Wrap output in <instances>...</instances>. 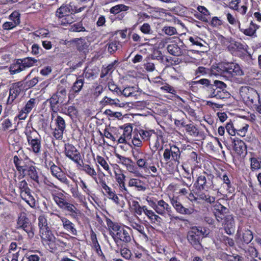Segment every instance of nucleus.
<instances>
[{
  "label": "nucleus",
  "mask_w": 261,
  "mask_h": 261,
  "mask_svg": "<svg viewBox=\"0 0 261 261\" xmlns=\"http://www.w3.org/2000/svg\"><path fill=\"white\" fill-rule=\"evenodd\" d=\"M107 224L108 226L116 232L111 233L116 244L118 245V243L122 241L128 243L132 240V229L129 227L126 226H120L117 223H114L110 219H107Z\"/></svg>",
  "instance_id": "1"
},
{
  "label": "nucleus",
  "mask_w": 261,
  "mask_h": 261,
  "mask_svg": "<svg viewBox=\"0 0 261 261\" xmlns=\"http://www.w3.org/2000/svg\"><path fill=\"white\" fill-rule=\"evenodd\" d=\"M208 234V232L205 227L193 226L188 232L187 238L188 242L195 249L200 251L202 249L201 240Z\"/></svg>",
  "instance_id": "2"
},
{
  "label": "nucleus",
  "mask_w": 261,
  "mask_h": 261,
  "mask_svg": "<svg viewBox=\"0 0 261 261\" xmlns=\"http://www.w3.org/2000/svg\"><path fill=\"white\" fill-rule=\"evenodd\" d=\"M66 98V88L63 86H58L56 92L47 99V101L49 102L50 108L54 113L58 112L59 110L58 104L63 103Z\"/></svg>",
  "instance_id": "3"
},
{
  "label": "nucleus",
  "mask_w": 261,
  "mask_h": 261,
  "mask_svg": "<svg viewBox=\"0 0 261 261\" xmlns=\"http://www.w3.org/2000/svg\"><path fill=\"white\" fill-rule=\"evenodd\" d=\"M25 135L29 145L31 146L32 150L35 153H38L41 150V137L38 132L33 129V130H28L25 131Z\"/></svg>",
  "instance_id": "4"
},
{
  "label": "nucleus",
  "mask_w": 261,
  "mask_h": 261,
  "mask_svg": "<svg viewBox=\"0 0 261 261\" xmlns=\"http://www.w3.org/2000/svg\"><path fill=\"white\" fill-rule=\"evenodd\" d=\"M214 178V176L213 174L204 172L198 177L194 186L198 190L208 189L213 186Z\"/></svg>",
  "instance_id": "5"
},
{
  "label": "nucleus",
  "mask_w": 261,
  "mask_h": 261,
  "mask_svg": "<svg viewBox=\"0 0 261 261\" xmlns=\"http://www.w3.org/2000/svg\"><path fill=\"white\" fill-rule=\"evenodd\" d=\"M240 93L243 100L250 105L255 103L259 97L255 90L247 86L242 87Z\"/></svg>",
  "instance_id": "6"
},
{
  "label": "nucleus",
  "mask_w": 261,
  "mask_h": 261,
  "mask_svg": "<svg viewBox=\"0 0 261 261\" xmlns=\"http://www.w3.org/2000/svg\"><path fill=\"white\" fill-rule=\"evenodd\" d=\"M163 157L164 160L167 162L173 161L179 164L180 158V150L174 145H170L169 147L164 150Z\"/></svg>",
  "instance_id": "7"
},
{
  "label": "nucleus",
  "mask_w": 261,
  "mask_h": 261,
  "mask_svg": "<svg viewBox=\"0 0 261 261\" xmlns=\"http://www.w3.org/2000/svg\"><path fill=\"white\" fill-rule=\"evenodd\" d=\"M64 152L67 158L76 163L78 166H82L80 163L81 159V154L73 145L69 143L65 144Z\"/></svg>",
  "instance_id": "8"
},
{
  "label": "nucleus",
  "mask_w": 261,
  "mask_h": 261,
  "mask_svg": "<svg viewBox=\"0 0 261 261\" xmlns=\"http://www.w3.org/2000/svg\"><path fill=\"white\" fill-rule=\"evenodd\" d=\"M17 228H21L25 231L29 237H33L34 233L33 231V226L28 218L24 214H21L18 217L17 222Z\"/></svg>",
  "instance_id": "9"
},
{
  "label": "nucleus",
  "mask_w": 261,
  "mask_h": 261,
  "mask_svg": "<svg viewBox=\"0 0 261 261\" xmlns=\"http://www.w3.org/2000/svg\"><path fill=\"white\" fill-rule=\"evenodd\" d=\"M153 209L158 214L161 215H164L167 212L171 220H172L173 219L175 220L179 219L178 217H175L171 214V207L163 200L158 201L156 205H154Z\"/></svg>",
  "instance_id": "10"
},
{
  "label": "nucleus",
  "mask_w": 261,
  "mask_h": 261,
  "mask_svg": "<svg viewBox=\"0 0 261 261\" xmlns=\"http://www.w3.org/2000/svg\"><path fill=\"white\" fill-rule=\"evenodd\" d=\"M221 41L224 45L227 46L228 49L230 51L245 50L244 45L242 44L241 42L236 41L231 38H226L223 37Z\"/></svg>",
  "instance_id": "11"
},
{
  "label": "nucleus",
  "mask_w": 261,
  "mask_h": 261,
  "mask_svg": "<svg viewBox=\"0 0 261 261\" xmlns=\"http://www.w3.org/2000/svg\"><path fill=\"white\" fill-rule=\"evenodd\" d=\"M56 127L54 129L53 136L56 139L61 140L63 138L66 128L65 120L60 116H58L55 120Z\"/></svg>",
  "instance_id": "12"
},
{
  "label": "nucleus",
  "mask_w": 261,
  "mask_h": 261,
  "mask_svg": "<svg viewBox=\"0 0 261 261\" xmlns=\"http://www.w3.org/2000/svg\"><path fill=\"white\" fill-rule=\"evenodd\" d=\"M214 214L218 222H222L224 218L229 213V210L219 202L213 205Z\"/></svg>",
  "instance_id": "13"
},
{
  "label": "nucleus",
  "mask_w": 261,
  "mask_h": 261,
  "mask_svg": "<svg viewBox=\"0 0 261 261\" xmlns=\"http://www.w3.org/2000/svg\"><path fill=\"white\" fill-rule=\"evenodd\" d=\"M53 215L59 218L62 223L64 229L73 236L77 235V231L75 227V225L67 218L60 216L59 215L53 214Z\"/></svg>",
  "instance_id": "14"
},
{
  "label": "nucleus",
  "mask_w": 261,
  "mask_h": 261,
  "mask_svg": "<svg viewBox=\"0 0 261 261\" xmlns=\"http://www.w3.org/2000/svg\"><path fill=\"white\" fill-rule=\"evenodd\" d=\"M225 74L230 76L242 75L244 73L239 65L234 63H225Z\"/></svg>",
  "instance_id": "15"
},
{
  "label": "nucleus",
  "mask_w": 261,
  "mask_h": 261,
  "mask_svg": "<svg viewBox=\"0 0 261 261\" xmlns=\"http://www.w3.org/2000/svg\"><path fill=\"white\" fill-rule=\"evenodd\" d=\"M100 102L103 106L108 105L118 108H124L127 105V102L122 101L118 98L107 96H105Z\"/></svg>",
  "instance_id": "16"
},
{
  "label": "nucleus",
  "mask_w": 261,
  "mask_h": 261,
  "mask_svg": "<svg viewBox=\"0 0 261 261\" xmlns=\"http://www.w3.org/2000/svg\"><path fill=\"white\" fill-rule=\"evenodd\" d=\"M168 52L171 55L176 57L184 56L187 51L182 49L176 42H173L168 45L167 47Z\"/></svg>",
  "instance_id": "17"
},
{
  "label": "nucleus",
  "mask_w": 261,
  "mask_h": 261,
  "mask_svg": "<svg viewBox=\"0 0 261 261\" xmlns=\"http://www.w3.org/2000/svg\"><path fill=\"white\" fill-rule=\"evenodd\" d=\"M22 84L20 83L14 84L10 88L8 103L11 104L22 91Z\"/></svg>",
  "instance_id": "18"
},
{
  "label": "nucleus",
  "mask_w": 261,
  "mask_h": 261,
  "mask_svg": "<svg viewBox=\"0 0 261 261\" xmlns=\"http://www.w3.org/2000/svg\"><path fill=\"white\" fill-rule=\"evenodd\" d=\"M84 80L80 76H79L75 82L73 83L69 94V98L70 99L74 97L75 94H77L81 91L83 87Z\"/></svg>",
  "instance_id": "19"
},
{
  "label": "nucleus",
  "mask_w": 261,
  "mask_h": 261,
  "mask_svg": "<svg viewBox=\"0 0 261 261\" xmlns=\"http://www.w3.org/2000/svg\"><path fill=\"white\" fill-rule=\"evenodd\" d=\"M233 148L235 152L239 155L243 154L246 152V145L244 141L239 138L233 139Z\"/></svg>",
  "instance_id": "20"
},
{
  "label": "nucleus",
  "mask_w": 261,
  "mask_h": 261,
  "mask_svg": "<svg viewBox=\"0 0 261 261\" xmlns=\"http://www.w3.org/2000/svg\"><path fill=\"white\" fill-rule=\"evenodd\" d=\"M171 203L176 211L181 214L190 215L193 212V209L184 207L180 202L174 198L171 200Z\"/></svg>",
  "instance_id": "21"
},
{
  "label": "nucleus",
  "mask_w": 261,
  "mask_h": 261,
  "mask_svg": "<svg viewBox=\"0 0 261 261\" xmlns=\"http://www.w3.org/2000/svg\"><path fill=\"white\" fill-rule=\"evenodd\" d=\"M208 91L209 93V97L211 98L215 97L218 99H223L225 98L227 95V94L225 91L214 88L212 85L210 86V87L208 89Z\"/></svg>",
  "instance_id": "22"
},
{
  "label": "nucleus",
  "mask_w": 261,
  "mask_h": 261,
  "mask_svg": "<svg viewBox=\"0 0 261 261\" xmlns=\"http://www.w3.org/2000/svg\"><path fill=\"white\" fill-rule=\"evenodd\" d=\"M73 12V9L71 5L62 6L57 9L56 15L59 19H61L70 13L72 14Z\"/></svg>",
  "instance_id": "23"
},
{
  "label": "nucleus",
  "mask_w": 261,
  "mask_h": 261,
  "mask_svg": "<svg viewBox=\"0 0 261 261\" xmlns=\"http://www.w3.org/2000/svg\"><path fill=\"white\" fill-rule=\"evenodd\" d=\"M195 194L196 195L197 201L198 200H201L210 204L214 203L215 202V197L211 196L208 194H206L200 191V190L195 191Z\"/></svg>",
  "instance_id": "24"
},
{
  "label": "nucleus",
  "mask_w": 261,
  "mask_h": 261,
  "mask_svg": "<svg viewBox=\"0 0 261 261\" xmlns=\"http://www.w3.org/2000/svg\"><path fill=\"white\" fill-rule=\"evenodd\" d=\"M63 210L68 212L69 215L72 218L75 219H78L79 216L81 215L80 211L78 210L74 205L68 202L66 203Z\"/></svg>",
  "instance_id": "25"
},
{
  "label": "nucleus",
  "mask_w": 261,
  "mask_h": 261,
  "mask_svg": "<svg viewBox=\"0 0 261 261\" xmlns=\"http://www.w3.org/2000/svg\"><path fill=\"white\" fill-rule=\"evenodd\" d=\"M19 188L20 190V195L22 197L28 196L29 198L32 197L31 195L30 189L28 187V183L25 180H22L18 184ZM26 199V198H22Z\"/></svg>",
  "instance_id": "26"
},
{
  "label": "nucleus",
  "mask_w": 261,
  "mask_h": 261,
  "mask_svg": "<svg viewBox=\"0 0 261 261\" xmlns=\"http://www.w3.org/2000/svg\"><path fill=\"white\" fill-rule=\"evenodd\" d=\"M70 42L75 44L76 49L79 51L85 52L88 47L87 42L83 38H74L70 40Z\"/></svg>",
  "instance_id": "27"
},
{
  "label": "nucleus",
  "mask_w": 261,
  "mask_h": 261,
  "mask_svg": "<svg viewBox=\"0 0 261 261\" xmlns=\"http://www.w3.org/2000/svg\"><path fill=\"white\" fill-rule=\"evenodd\" d=\"M128 185L129 187H135L138 191H144L146 189L144 182L138 178L130 179Z\"/></svg>",
  "instance_id": "28"
},
{
  "label": "nucleus",
  "mask_w": 261,
  "mask_h": 261,
  "mask_svg": "<svg viewBox=\"0 0 261 261\" xmlns=\"http://www.w3.org/2000/svg\"><path fill=\"white\" fill-rule=\"evenodd\" d=\"M242 244H248L252 240L253 237L252 231L249 229L245 230L242 235H240Z\"/></svg>",
  "instance_id": "29"
},
{
  "label": "nucleus",
  "mask_w": 261,
  "mask_h": 261,
  "mask_svg": "<svg viewBox=\"0 0 261 261\" xmlns=\"http://www.w3.org/2000/svg\"><path fill=\"white\" fill-rule=\"evenodd\" d=\"M38 226L40 229V233L50 229L46 217L44 215H40L38 217Z\"/></svg>",
  "instance_id": "30"
},
{
  "label": "nucleus",
  "mask_w": 261,
  "mask_h": 261,
  "mask_svg": "<svg viewBox=\"0 0 261 261\" xmlns=\"http://www.w3.org/2000/svg\"><path fill=\"white\" fill-rule=\"evenodd\" d=\"M225 63L219 64L217 65H213L211 70V74L213 75H222L225 74Z\"/></svg>",
  "instance_id": "31"
},
{
  "label": "nucleus",
  "mask_w": 261,
  "mask_h": 261,
  "mask_svg": "<svg viewBox=\"0 0 261 261\" xmlns=\"http://www.w3.org/2000/svg\"><path fill=\"white\" fill-rule=\"evenodd\" d=\"M98 72L96 68H90L88 67L85 68L83 76L89 80H93L97 75Z\"/></svg>",
  "instance_id": "32"
},
{
  "label": "nucleus",
  "mask_w": 261,
  "mask_h": 261,
  "mask_svg": "<svg viewBox=\"0 0 261 261\" xmlns=\"http://www.w3.org/2000/svg\"><path fill=\"white\" fill-rule=\"evenodd\" d=\"M20 63H21L24 70L27 68L32 67L37 62L38 60L34 58L27 57L23 59H19Z\"/></svg>",
  "instance_id": "33"
},
{
  "label": "nucleus",
  "mask_w": 261,
  "mask_h": 261,
  "mask_svg": "<svg viewBox=\"0 0 261 261\" xmlns=\"http://www.w3.org/2000/svg\"><path fill=\"white\" fill-rule=\"evenodd\" d=\"M81 167H82V170L88 175L90 176L93 179L97 182V173L94 168L91 167L88 164H83Z\"/></svg>",
  "instance_id": "34"
},
{
  "label": "nucleus",
  "mask_w": 261,
  "mask_h": 261,
  "mask_svg": "<svg viewBox=\"0 0 261 261\" xmlns=\"http://www.w3.org/2000/svg\"><path fill=\"white\" fill-rule=\"evenodd\" d=\"M250 169L252 171H255L261 169V157H252L249 159Z\"/></svg>",
  "instance_id": "35"
},
{
  "label": "nucleus",
  "mask_w": 261,
  "mask_h": 261,
  "mask_svg": "<svg viewBox=\"0 0 261 261\" xmlns=\"http://www.w3.org/2000/svg\"><path fill=\"white\" fill-rule=\"evenodd\" d=\"M26 171L28 176L33 180L39 183V176L36 167L34 166H30L27 168Z\"/></svg>",
  "instance_id": "36"
},
{
  "label": "nucleus",
  "mask_w": 261,
  "mask_h": 261,
  "mask_svg": "<svg viewBox=\"0 0 261 261\" xmlns=\"http://www.w3.org/2000/svg\"><path fill=\"white\" fill-rule=\"evenodd\" d=\"M148 218L150 220L152 223L160 222L161 218L155 214V213L151 210H148L146 208L144 213Z\"/></svg>",
  "instance_id": "37"
},
{
  "label": "nucleus",
  "mask_w": 261,
  "mask_h": 261,
  "mask_svg": "<svg viewBox=\"0 0 261 261\" xmlns=\"http://www.w3.org/2000/svg\"><path fill=\"white\" fill-rule=\"evenodd\" d=\"M23 70H24L19 59L17 60L16 63L12 64L10 67V72L12 74L19 73Z\"/></svg>",
  "instance_id": "38"
},
{
  "label": "nucleus",
  "mask_w": 261,
  "mask_h": 261,
  "mask_svg": "<svg viewBox=\"0 0 261 261\" xmlns=\"http://www.w3.org/2000/svg\"><path fill=\"white\" fill-rule=\"evenodd\" d=\"M132 206L135 213L140 216L144 213L147 208L145 205L141 206L139 202L136 201L133 202Z\"/></svg>",
  "instance_id": "39"
},
{
  "label": "nucleus",
  "mask_w": 261,
  "mask_h": 261,
  "mask_svg": "<svg viewBox=\"0 0 261 261\" xmlns=\"http://www.w3.org/2000/svg\"><path fill=\"white\" fill-rule=\"evenodd\" d=\"M129 9V7L123 4L116 5L110 9L111 13L116 14L121 11H126Z\"/></svg>",
  "instance_id": "40"
},
{
  "label": "nucleus",
  "mask_w": 261,
  "mask_h": 261,
  "mask_svg": "<svg viewBox=\"0 0 261 261\" xmlns=\"http://www.w3.org/2000/svg\"><path fill=\"white\" fill-rule=\"evenodd\" d=\"M139 135L144 141H149L152 135L155 134L153 130L140 129L139 132Z\"/></svg>",
  "instance_id": "41"
},
{
  "label": "nucleus",
  "mask_w": 261,
  "mask_h": 261,
  "mask_svg": "<svg viewBox=\"0 0 261 261\" xmlns=\"http://www.w3.org/2000/svg\"><path fill=\"white\" fill-rule=\"evenodd\" d=\"M195 74L197 77L206 74H211V70L209 68L203 66H199L195 70Z\"/></svg>",
  "instance_id": "42"
},
{
  "label": "nucleus",
  "mask_w": 261,
  "mask_h": 261,
  "mask_svg": "<svg viewBox=\"0 0 261 261\" xmlns=\"http://www.w3.org/2000/svg\"><path fill=\"white\" fill-rule=\"evenodd\" d=\"M69 31L72 32H81L87 31L83 26L82 21L72 24L70 26Z\"/></svg>",
  "instance_id": "43"
},
{
  "label": "nucleus",
  "mask_w": 261,
  "mask_h": 261,
  "mask_svg": "<svg viewBox=\"0 0 261 261\" xmlns=\"http://www.w3.org/2000/svg\"><path fill=\"white\" fill-rule=\"evenodd\" d=\"M91 239L92 242V244L94 246V247L95 248L97 253L99 254L100 253L102 254V252L101 251V249L100 248V246L99 244L98 243V242L97 241L96 235L94 232L93 231H92V233L91 234Z\"/></svg>",
  "instance_id": "44"
},
{
  "label": "nucleus",
  "mask_w": 261,
  "mask_h": 261,
  "mask_svg": "<svg viewBox=\"0 0 261 261\" xmlns=\"http://www.w3.org/2000/svg\"><path fill=\"white\" fill-rule=\"evenodd\" d=\"M108 87L109 89L114 94L117 96L121 95V90L113 81L109 82L108 84Z\"/></svg>",
  "instance_id": "45"
},
{
  "label": "nucleus",
  "mask_w": 261,
  "mask_h": 261,
  "mask_svg": "<svg viewBox=\"0 0 261 261\" xmlns=\"http://www.w3.org/2000/svg\"><path fill=\"white\" fill-rule=\"evenodd\" d=\"M119 45V42L116 40H114L109 42L107 44V46L108 47V51L111 54H113L118 49Z\"/></svg>",
  "instance_id": "46"
},
{
  "label": "nucleus",
  "mask_w": 261,
  "mask_h": 261,
  "mask_svg": "<svg viewBox=\"0 0 261 261\" xmlns=\"http://www.w3.org/2000/svg\"><path fill=\"white\" fill-rule=\"evenodd\" d=\"M37 105V100L35 98H31L23 108L27 113H30L33 108Z\"/></svg>",
  "instance_id": "47"
},
{
  "label": "nucleus",
  "mask_w": 261,
  "mask_h": 261,
  "mask_svg": "<svg viewBox=\"0 0 261 261\" xmlns=\"http://www.w3.org/2000/svg\"><path fill=\"white\" fill-rule=\"evenodd\" d=\"M239 29L240 31L243 32L246 36H250V37H256V35L255 28H252V27H249L248 29H244L241 28L240 24L239 26Z\"/></svg>",
  "instance_id": "48"
},
{
  "label": "nucleus",
  "mask_w": 261,
  "mask_h": 261,
  "mask_svg": "<svg viewBox=\"0 0 261 261\" xmlns=\"http://www.w3.org/2000/svg\"><path fill=\"white\" fill-rule=\"evenodd\" d=\"M42 242L45 243L55 237L50 229L40 232Z\"/></svg>",
  "instance_id": "49"
},
{
  "label": "nucleus",
  "mask_w": 261,
  "mask_h": 261,
  "mask_svg": "<svg viewBox=\"0 0 261 261\" xmlns=\"http://www.w3.org/2000/svg\"><path fill=\"white\" fill-rule=\"evenodd\" d=\"M135 88L134 87H127L121 90V95L125 97H129L135 95Z\"/></svg>",
  "instance_id": "50"
},
{
  "label": "nucleus",
  "mask_w": 261,
  "mask_h": 261,
  "mask_svg": "<svg viewBox=\"0 0 261 261\" xmlns=\"http://www.w3.org/2000/svg\"><path fill=\"white\" fill-rule=\"evenodd\" d=\"M180 182L182 186H186L187 187H190L192 185V180L190 175L189 173H187V176H184L180 179Z\"/></svg>",
  "instance_id": "51"
},
{
  "label": "nucleus",
  "mask_w": 261,
  "mask_h": 261,
  "mask_svg": "<svg viewBox=\"0 0 261 261\" xmlns=\"http://www.w3.org/2000/svg\"><path fill=\"white\" fill-rule=\"evenodd\" d=\"M224 226H234V219L232 215H226L222 222H221Z\"/></svg>",
  "instance_id": "52"
},
{
  "label": "nucleus",
  "mask_w": 261,
  "mask_h": 261,
  "mask_svg": "<svg viewBox=\"0 0 261 261\" xmlns=\"http://www.w3.org/2000/svg\"><path fill=\"white\" fill-rule=\"evenodd\" d=\"M131 226L135 229L138 230L140 233H141L143 237L145 239H148V236L144 231V227L143 225L138 224L137 223H133L131 224Z\"/></svg>",
  "instance_id": "53"
},
{
  "label": "nucleus",
  "mask_w": 261,
  "mask_h": 261,
  "mask_svg": "<svg viewBox=\"0 0 261 261\" xmlns=\"http://www.w3.org/2000/svg\"><path fill=\"white\" fill-rule=\"evenodd\" d=\"M53 199L58 206L63 209L67 202L62 197H60L57 195L53 196Z\"/></svg>",
  "instance_id": "54"
},
{
  "label": "nucleus",
  "mask_w": 261,
  "mask_h": 261,
  "mask_svg": "<svg viewBox=\"0 0 261 261\" xmlns=\"http://www.w3.org/2000/svg\"><path fill=\"white\" fill-rule=\"evenodd\" d=\"M126 168L128 172L135 174L138 177L141 176V175L138 170V168L136 167L133 161L132 163H130L128 166H127Z\"/></svg>",
  "instance_id": "55"
},
{
  "label": "nucleus",
  "mask_w": 261,
  "mask_h": 261,
  "mask_svg": "<svg viewBox=\"0 0 261 261\" xmlns=\"http://www.w3.org/2000/svg\"><path fill=\"white\" fill-rule=\"evenodd\" d=\"M49 165L50 166L51 172L54 177H56V175L61 174V172H62L61 168L56 166L53 162H50Z\"/></svg>",
  "instance_id": "56"
},
{
  "label": "nucleus",
  "mask_w": 261,
  "mask_h": 261,
  "mask_svg": "<svg viewBox=\"0 0 261 261\" xmlns=\"http://www.w3.org/2000/svg\"><path fill=\"white\" fill-rule=\"evenodd\" d=\"M20 14L18 11H15L9 16V19L17 24H19L20 22Z\"/></svg>",
  "instance_id": "57"
},
{
  "label": "nucleus",
  "mask_w": 261,
  "mask_h": 261,
  "mask_svg": "<svg viewBox=\"0 0 261 261\" xmlns=\"http://www.w3.org/2000/svg\"><path fill=\"white\" fill-rule=\"evenodd\" d=\"M43 49L37 44H34L31 47V53L35 56L41 55Z\"/></svg>",
  "instance_id": "58"
},
{
  "label": "nucleus",
  "mask_w": 261,
  "mask_h": 261,
  "mask_svg": "<svg viewBox=\"0 0 261 261\" xmlns=\"http://www.w3.org/2000/svg\"><path fill=\"white\" fill-rule=\"evenodd\" d=\"M163 31L169 36H172L177 33L176 29L173 27L166 26L163 29Z\"/></svg>",
  "instance_id": "59"
},
{
  "label": "nucleus",
  "mask_w": 261,
  "mask_h": 261,
  "mask_svg": "<svg viewBox=\"0 0 261 261\" xmlns=\"http://www.w3.org/2000/svg\"><path fill=\"white\" fill-rule=\"evenodd\" d=\"M186 128L187 132H188L191 135L197 136L198 132L196 127L192 124H189L186 125Z\"/></svg>",
  "instance_id": "60"
},
{
  "label": "nucleus",
  "mask_w": 261,
  "mask_h": 261,
  "mask_svg": "<svg viewBox=\"0 0 261 261\" xmlns=\"http://www.w3.org/2000/svg\"><path fill=\"white\" fill-rule=\"evenodd\" d=\"M140 30L145 34H150L152 33L151 27L148 23H143V24L140 27Z\"/></svg>",
  "instance_id": "61"
},
{
  "label": "nucleus",
  "mask_w": 261,
  "mask_h": 261,
  "mask_svg": "<svg viewBox=\"0 0 261 261\" xmlns=\"http://www.w3.org/2000/svg\"><path fill=\"white\" fill-rule=\"evenodd\" d=\"M132 129V127L130 125L125 126L123 130V133L122 135L123 137L126 138L127 140H129L131 138Z\"/></svg>",
  "instance_id": "62"
},
{
  "label": "nucleus",
  "mask_w": 261,
  "mask_h": 261,
  "mask_svg": "<svg viewBox=\"0 0 261 261\" xmlns=\"http://www.w3.org/2000/svg\"><path fill=\"white\" fill-rule=\"evenodd\" d=\"M212 85L214 88H217L220 90H223L224 91L226 87V85L224 82L219 80H215L214 84H212Z\"/></svg>",
  "instance_id": "63"
},
{
  "label": "nucleus",
  "mask_w": 261,
  "mask_h": 261,
  "mask_svg": "<svg viewBox=\"0 0 261 261\" xmlns=\"http://www.w3.org/2000/svg\"><path fill=\"white\" fill-rule=\"evenodd\" d=\"M97 160L98 163L104 169L107 171H109L110 170L109 166L103 158L100 156H97Z\"/></svg>",
  "instance_id": "64"
}]
</instances>
